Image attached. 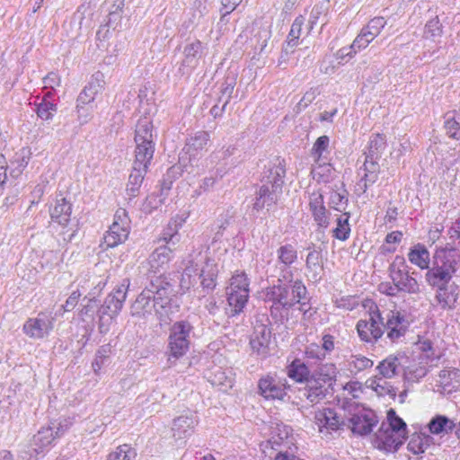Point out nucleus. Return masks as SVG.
Returning <instances> with one entry per match:
<instances>
[{
  "mask_svg": "<svg viewBox=\"0 0 460 460\" xmlns=\"http://www.w3.org/2000/svg\"><path fill=\"white\" fill-rule=\"evenodd\" d=\"M172 285L163 275L152 278L130 305V314L138 320L155 316L161 323H167L172 314Z\"/></svg>",
  "mask_w": 460,
  "mask_h": 460,
  "instance_id": "f257e3e1",
  "label": "nucleus"
},
{
  "mask_svg": "<svg viewBox=\"0 0 460 460\" xmlns=\"http://www.w3.org/2000/svg\"><path fill=\"white\" fill-rule=\"evenodd\" d=\"M287 172L286 160L274 156L264 165L260 176V187L255 192L253 209L266 208L268 211L276 206L283 193Z\"/></svg>",
  "mask_w": 460,
  "mask_h": 460,
  "instance_id": "f03ea898",
  "label": "nucleus"
},
{
  "mask_svg": "<svg viewBox=\"0 0 460 460\" xmlns=\"http://www.w3.org/2000/svg\"><path fill=\"white\" fill-rule=\"evenodd\" d=\"M306 295V287L301 279H296L291 285L283 283L267 288L264 301L271 303L270 315L278 319L282 317L281 310L293 308L301 299H305Z\"/></svg>",
  "mask_w": 460,
  "mask_h": 460,
  "instance_id": "7ed1b4c3",
  "label": "nucleus"
},
{
  "mask_svg": "<svg viewBox=\"0 0 460 460\" xmlns=\"http://www.w3.org/2000/svg\"><path fill=\"white\" fill-rule=\"evenodd\" d=\"M154 126L147 117L140 118L135 128V166L149 167L155 150Z\"/></svg>",
  "mask_w": 460,
  "mask_h": 460,
  "instance_id": "20e7f679",
  "label": "nucleus"
},
{
  "mask_svg": "<svg viewBox=\"0 0 460 460\" xmlns=\"http://www.w3.org/2000/svg\"><path fill=\"white\" fill-rule=\"evenodd\" d=\"M193 325L188 320L174 322L170 329L167 339V361L170 366L184 357L190 348Z\"/></svg>",
  "mask_w": 460,
  "mask_h": 460,
  "instance_id": "39448f33",
  "label": "nucleus"
},
{
  "mask_svg": "<svg viewBox=\"0 0 460 460\" xmlns=\"http://www.w3.org/2000/svg\"><path fill=\"white\" fill-rule=\"evenodd\" d=\"M364 306L368 307V319L359 320L357 323L356 329L362 341L374 344L384 334L382 325H384L385 317L377 305L372 300H367Z\"/></svg>",
  "mask_w": 460,
  "mask_h": 460,
  "instance_id": "423d86ee",
  "label": "nucleus"
},
{
  "mask_svg": "<svg viewBox=\"0 0 460 460\" xmlns=\"http://www.w3.org/2000/svg\"><path fill=\"white\" fill-rule=\"evenodd\" d=\"M271 328L270 322L266 315L256 320L253 332L250 340V346L253 353L265 358L270 353Z\"/></svg>",
  "mask_w": 460,
  "mask_h": 460,
  "instance_id": "0eeeda50",
  "label": "nucleus"
},
{
  "mask_svg": "<svg viewBox=\"0 0 460 460\" xmlns=\"http://www.w3.org/2000/svg\"><path fill=\"white\" fill-rule=\"evenodd\" d=\"M104 75L97 71L94 73L88 84L84 86L77 97L76 109L79 118L84 117V122L87 120L89 108L85 105H90L95 99V96L104 90L105 86Z\"/></svg>",
  "mask_w": 460,
  "mask_h": 460,
  "instance_id": "6e6552de",
  "label": "nucleus"
},
{
  "mask_svg": "<svg viewBox=\"0 0 460 460\" xmlns=\"http://www.w3.org/2000/svg\"><path fill=\"white\" fill-rule=\"evenodd\" d=\"M456 261L449 259L447 255L436 259L433 266L429 268L425 274L427 283L431 287L438 288L448 284L456 270Z\"/></svg>",
  "mask_w": 460,
  "mask_h": 460,
  "instance_id": "1a4fd4ad",
  "label": "nucleus"
},
{
  "mask_svg": "<svg viewBox=\"0 0 460 460\" xmlns=\"http://www.w3.org/2000/svg\"><path fill=\"white\" fill-rule=\"evenodd\" d=\"M54 328V318L46 313H40L35 318H29L22 326L23 332L34 340L43 339Z\"/></svg>",
  "mask_w": 460,
  "mask_h": 460,
  "instance_id": "9d476101",
  "label": "nucleus"
},
{
  "mask_svg": "<svg viewBox=\"0 0 460 460\" xmlns=\"http://www.w3.org/2000/svg\"><path fill=\"white\" fill-rule=\"evenodd\" d=\"M199 423L197 412L191 410L183 411L182 413L172 420V437L178 439H185L191 436L195 427Z\"/></svg>",
  "mask_w": 460,
  "mask_h": 460,
  "instance_id": "9b49d317",
  "label": "nucleus"
},
{
  "mask_svg": "<svg viewBox=\"0 0 460 460\" xmlns=\"http://www.w3.org/2000/svg\"><path fill=\"white\" fill-rule=\"evenodd\" d=\"M130 286V279L126 278L117 286V288L109 294L100 309L108 311L111 314H119L123 307L127 298V294Z\"/></svg>",
  "mask_w": 460,
  "mask_h": 460,
  "instance_id": "f8f14e48",
  "label": "nucleus"
},
{
  "mask_svg": "<svg viewBox=\"0 0 460 460\" xmlns=\"http://www.w3.org/2000/svg\"><path fill=\"white\" fill-rule=\"evenodd\" d=\"M384 317V325H382L383 329H386L388 331L387 337L393 342L404 336L409 327V323L401 312L389 311Z\"/></svg>",
  "mask_w": 460,
  "mask_h": 460,
  "instance_id": "ddd939ff",
  "label": "nucleus"
},
{
  "mask_svg": "<svg viewBox=\"0 0 460 460\" xmlns=\"http://www.w3.org/2000/svg\"><path fill=\"white\" fill-rule=\"evenodd\" d=\"M286 385L276 377L266 376L258 382V393L266 400L283 401L287 395Z\"/></svg>",
  "mask_w": 460,
  "mask_h": 460,
  "instance_id": "4468645a",
  "label": "nucleus"
},
{
  "mask_svg": "<svg viewBox=\"0 0 460 460\" xmlns=\"http://www.w3.org/2000/svg\"><path fill=\"white\" fill-rule=\"evenodd\" d=\"M173 249L169 245H161L156 248L148 258V264L150 266L147 273L149 281L152 278L163 275L161 270L165 269V266L172 257Z\"/></svg>",
  "mask_w": 460,
  "mask_h": 460,
  "instance_id": "2eb2a0df",
  "label": "nucleus"
},
{
  "mask_svg": "<svg viewBox=\"0 0 460 460\" xmlns=\"http://www.w3.org/2000/svg\"><path fill=\"white\" fill-rule=\"evenodd\" d=\"M72 203L62 194L56 196L55 204L49 208V215L53 222L62 227L68 226L71 221Z\"/></svg>",
  "mask_w": 460,
  "mask_h": 460,
  "instance_id": "dca6fc26",
  "label": "nucleus"
},
{
  "mask_svg": "<svg viewBox=\"0 0 460 460\" xmlns=\"http://www.w3.org/2000/svg\"><path fill=\"white\" fill-rule=\"evenodd\" d=\"M310 250V247L307 249L309 252L305 259V269L308 272V278L311 281L317 283L319 282L323 275V258L322 254V249L319 247L318 249L314 248Z\"/></svg>",
  "mask_w": 460,
  "mask_h": 460,
  "instance_id": "f3484780",
  "label": "nucleus"
},
{
  "mask_svg": "<svg viewBox=\"0 0 460 460\" xmlns=\"http://www.w3.org/2000/svg\"><path fill=\"white\" fill-rule=\"evenodd\" d=\"M459 296V287L456 283H448L438 288L435 298L444 310H453L456 307Z\"/></svg>",
  "mask_w": 460,
  "mask_h": 460,
  "instance_id": "a211bd4d",
  "label": "nucleus"
},
{
  "mask_svg": "<svg viewBox=\"0 0 460 460\" xmlns=\"http://www.w3.org/2000/svg\"><path fill=\"white\" fill-rule=\"evenodd\" d=\"M405 438V435L385 429L384 423L376 434V439L379 441L378 447L386 451H397L403 444Z\"/></svg>",
  "mask_w": 460,
  "mask_h": 460,
  "instance_id": "6ab92c4d",
  "label": "nucleus"
},
{
  "mask_svg": "<svg viewBox=\"0 0 460 460\" xmlns=\"http://www.w3.org/2000/svg\"><path fill=\"white\" fill-rule=\"evenodd\" d=\"M349 427L354 434L366 436L372 432L377 420L373 414H354L349 419Z\"/></svg>",
  "mask_w": 460,
  "mask_h": 460,
  "instance_id": "aec40b11",
  "label": "nucleus"
},
{
  "mask_svg": "<svg viewBox=\"0 0 460 460\" xmlns=\"http://www.w3.org/2000/svg\"><path fill=\"white\" fill-rule=\"evenodd\" d=\"M314 419V423L318 426L319 431L321 432L323 428L337 430L342 424L340 420V417L332 408H325L322 411H315Z\"/></svg>",
  "mask_w": 460,
  "mask_h": 460,
  "instance_id": "412c9836",
  "label": "nucleus"
},
{
  "mask_svg": "<svg viewBox=\"0 0 460 460\" xmlns=\"http://www.w3.org/2000/svg\"><path fill=\"white\" fill-rule=\"evenodd\" d=\"M304 22L305 17L303 15H299L294 20L288 36L287 44L283 47L280 58L285 60L288 54L293 52L294 48L298 45Z\"/></svg>",
  "mask_w": 460,
  "mask_h": 460,
  "instance_id": "4be33fe9",
  "label": "nucleus"
},
{
  "mask_svg": "<svg viewBox=\"0 0 460 460\" xmlns=\"http://www.w3.org/2000/svg\"><path fill=\"white\" fill-rule=\"evenodd\" d=\"M218 274L217 265L208 260L205 266L200 270L198 279H200L202 289L207 293L212 292L217 287V278Z\"/></svg>",
  "mask_w": 460,
  "mask_h": 460,
  "instance_id": "5701e85b",
  "label": "nucleus"
},
{
  "mask_svg": "<svg viewBox=\"0 0 460 460\" xmlns=\"http://www.w3.org/2000/svg\"><path fill=\"white\" fill-rule=\"evenodd\" d=\"M148 168L149 167H144L142 165L135 166L133 164L132 170L128 176V181L126 189L127 194L129 197V199L135 198L138 195L139 190L142 186Z\"/></svg>",
  "mask_w": 460,
  "mask_h": 460,
  "instance_id": "b1692460",
  "label": "nucleus"
},
{
  "mask_svg": "<svg viewBox=\"0 0 460 460\" xmlns=\"http://www.w3.org/2000/svg\"><path fill=\"white\" fill-rule=\"evenodd\" d=\"M90 282L93 288L84 297V301H86V304L82 305V308L80 310V314L82 316H93L94 310L98 305L96 296L100 294L105 286V282L101 280L95 283V280L93 279Z\"/></svg>",
  "mask_w": 460,
  "mask_h": 460,
  "instance_id": "393cba45",
  "label": "nucleus"
},
{
  "mask_svg": "<svg viewBox=\"0 0 460 460\" xmlns=\"http://www.w3.org/2000/svg\"><path fill=\"white\" fill-rule=\"evenodd\" d=\"M391 280L396 283L400 292L417 295L420 292V284L415 278L410 275L409 270L390 277Z\"/></svg>",
  "mask_w": 460,
  "mask_h": 460,
  "instance_id": "a878e982",
  "label": "nucleus"
},
{
  "mask_svg": "<svg viewBox=\"0 0 460 460\" xmlns=\"http://www.w3.org/2000/svg\"><path fill=\"white\" fill-rule=\"evenodd\" d=\"M130 226H119L113 222L104 235V242L108 247L113 248L124 243L129 234Z\"/></svg>",
  "mask_w": 460,
  "mask_h": 460,
  "instance_id": "bb28decb",
  "label": "nucleus"
},
{
  "mask_svg": "<svg viewBox=\"0 0 460 460\" xmlns=\"http://www.w3.org/2000/svg\"><path fill=\"white\" fill-rule=\"evenodd\" d=\"M250 294L247 292L226 291V299L229 310L226 312L229 317H234L243 312L249 300Z\"/></svg>",
  "mask_w": 460,
  "mask_h": 460,
  "instance_id": "cd10ccee",
  "label": "nucleus"
},
{
  "mask_svg": "<svg viewBox=\"0 0 460 460\" xmlns=\"http://www.w3.org/2000/svg\"><path fill=\"white\" fill-rule=\"evenodd\" d=\"M379 159H370L369 157L365 158V162L361 169L364 170V175L361 178V181H364L361 190L366 192L368 187L374 184L377 179L380 172V166L378 164Z\"/></svg>",
  "mask_w": 460,
  "mask_h": 460,
  "instance_id": "c85d7f7f",
  "label": "nucleus"
},
{
  "mask_svg": "<svg viewBox=\"0 0 460 460\" xmlns=\"http://www.w3.org/2000/svg\"><path fill=\"white\" fill-rule=\"evenodd\" d=\"M428 429L434 435L449 434L456 429V425L446 415L437 414L429 420Z\"/></svg>",
  "mask_w": 460,
  "mask_h": 460,
  "instance_id": "c756f323",
  "label": "nucleus"
},
{
  "mask_svg": "<svg viewBox=\"0 0 460 460\" xmlns=\"http://www.w3.org/2000/svg\"><path fill=\"white\" fill-rule=\"evenodd\" d=\"M348 195L349 192L345 189V185L343 182H341L340 186L337 184L332 188L330 198H329V205L332 208L342 212L348 207Z\"/></svg>",
  "mask_w": 460,
  "mask_h": 460,
  "instance_id": "7c9ffc66",
  "label": "nucleus"
},
{
  "mask_svg": "<svg viewBox=\"0 0 460 460\" xmlns=\"http://www.w3.org/2000/svg\"><path fill=\"white\" fill-rule=\"evenodd\" d=\"M31 155V153L28 148H22L15 154L13 159L11 160L10 164L6 167V169L10 170L12 177L17 178L22 173L29 164Z\"/></svg>",
  "mask_w": 460,
  "mask_h": 460,
  "instance_id": "2f4dec72",
  "label": "nucleus"
},
{
  "mask_svg": "<svg viewBox=\"0 0 460 460\" xmlns=\"http://www.w3.org/2000/svg\"><path fill=\"white\" fill-rule=\"evenodd\" d=\"M408 258L412 264H415L421 270H428L429 268V252L424 244L417 243L411 248Z\"/></svg>",
  "mask_w": 460,
  "mask_h": 460,
  "instance_id": "473e14b6",
  "label": "nucleus"
},
{
  "mask_svg": "<svg viewBox=\"0 0 460 460\" xmlns=\"http://www.w3.org/2000/svg\"><path fill=\"white\" fill-rule=\"evenodd\" d=\"M400 366V358L396 356L390 355L379 362L376 370L380 375V377L392 378L398 374Z\"/></svg>",
  "mask_w": 460,
  "mask_h": 460,
  "instance_id": "72a5a7b5",
  "label": "nucleus"
},
{
  "mask_svg": "<svg viewBox=\"0 0 460 460\" xmlns=\"http://www.w3.org/2000/svg\"><path fill=\"white\" fill-rule=\"evenodd\" d=\"M385 147V137L381 134H375L370 137L367 151H365L364 155L370 159H380Z\"/></svg>",
  "mask_w": 460,
  "mask_h": 460,
  "instance_id": "f704fd0d",
  "label": "nucleus"
},
{
  "mask_svg": "<svg viewBox=\"0 0 460 460\" xmlns=\"http://www.w3.org/2000/svg\"><path fill=\"white\" fill-rule=\"evenodd\" d=\"M277 263L287 266H292L298 258L296 247L292 243H285L280 245L277 251Z\"/></svg>",
  "mask_w": 460,
  "mask_h": 460,
  "instance_id": "c9c22d12",
  "label": "nucleus"
},
{
  "mask_svg": "<svg viewBox=\"0 0 460 460\" xmlns=\"http://www.w3.org/2000/svg\"><path fill=\"white\" fill-rule=\"evenodd\" d=\"M288 376L297 383H305L310 376V370L300 359H295L288 367Z\"/></svg>",
  "mask_w": 460,
  "mask_h": 460,
  "instance_id": "e433bc0d",
  "label": "nucleus"
},
{
  "mask_svg": "<svg viewBox=\"0 0 460 460\" xmlns=\"http://www.w3.org/2000/svg\"><path fill=\"white\" fill-rule=\"evenodd\" d=\"M184 60L183 65L194 68L197 66L199 58L201 57L202 45L199 40H195L187 44L184 48Z\"/></svg>",
  "mask_w": 460,
  "mask_h": 460,
  "instance_id": "4c0bfd02",
  "label": "nucleus"
},
{
  "mask_svg": "<svg viewBox=\"0 0 460 460\" xmlns=\"http://www.w3.org/2000/svg\"><path fill=\"white\" fill-rule=\"evenodd\" d=\"M56 438L54 434V427H43L36 435L33 437V443L39 448H35L37 453L42 451V449L49 446Z\"/></svg>",
  "mask_w": 460,
  "mask_h": 460,
  "instance_id": "58836bf2",
  "label": "nucleus"
},
{
  "mask_svg": "<svg viewBox=\"0 0 460 460\" xmlns=\"http://www.w3.org/2000/svg\"><path fill=\"white\" fill-rule=\"evenodd\" d=\"M447 135L453 139H460V111L448 112L445 119Z\"/></svg>",
  "mask_w": 460,
  "mask_h": 460,
  "instance_id": "ea45409f",
  "label": "nucleus"
},
{
  "mask_svg": "<svg viewBox=\"0 0 460 460\" xmlns=\"http://www.w3.org/2000/svg\"><path fill=\"white\" fill-rule=\"evenodd\" d=\"M249 286H250V281H249V279H248L247 275L245 274V272H243V271L236 272L230 279V284L226 288V291H233L235 293L236 292H240V293L247 292L248 294H250Z\"/></svg>",
  "mask_w": 460,
  "mask_h": 460,
  "instance_id": "a19ab883",
  "label": "nucleus"
},
{
  "mask_svg": "<svg viewBox=\"0 0 460 460\" xmlns=\"http://www.w3.org/2000/svg\"><path fill=\"white\" fill-rule=\"evenodd\" d=\"M349 217L350 214L345 212L337 218V226L332 231L333 237L341 241L349 239L350 234Z\"/></svg>",
  "mask_w": 460,
  "mask_h": 460,
  "instance_id": "79ce46f5",
  "label": "nucleus"
},
{
  "mask_svg": "<svg viewBox=\"0 0 460 460\" xmlns=\"http://www.w3.org/2000/svg\"><path fill=\"white\" fill-rule=\"evenodd\" d=\"M90 281L91 279L79 280L78 288L70 294L65 305L61 306V310H63V312H70L76 306L80 297L83 295L82 291L79 288H82L85 291L88 288H90Z\"/></svg>",
  "mask_w": 460,
  "mask_h": 460,
  "instance_id": "37998d69",
  "label": "nucleus"
},
{
  "mask_svg": "<svg viewBox=\"0 0 460 460\" xmlns=\"http://www.w3.org/2000/svg\"><path fill=\"white\" fill-rule=\"evenodd\" d=\"M332 167L325 160L315 163L312 170L313 178L318 182H328L332 179Z\"/></svg>",
  "mask_w": 460,
  "mask_h": 460,
  "instance_id": "c03bdc74",
  "label": "nucleus"
},
{
  "mask_svg": "<svg viewBox=\"0 0 460 460\" xmlns=\"http://www.w3.org/2000/svg\"><path fill=\"white\" fill-rule=\"evenodd\" d=\"M137 451L130 445L123 444L119 446L115 451L110 453L106 460H135Z\"/></svg>",
  "mask_w": 460,
  "mask_h": 460,
  "instance_id": "a18cd8bd",
  "label": "nucleus"
},
{
  "mask_svg": "<svg viewBox=\"0 0 460 460\" xmlns=\"http://www.w3.org/2000/svg\"><path fill=\"white\" fill-rule=\"evenodd\" d=\"M236 212L233 208H228L224 213L219 215L217 224V235H222L223 232L235 223Z\"/></svg>",
  "mask_w": 460,
  "mask_h": 460,
  "instance_id": "49530a36",
  "label": "nucleus"
},
{
  "mask_svg": "<svg viewBox=\"0 0 460 460\" xmlns=\"http://www.w3.org/2000/svg\"><path fill=\"white\" fill-rule=\"evenodd\" d=\"M429 436L413 434L408 443V450L414 455L424 453L429 447Z\"/></svg>",
  "mask_w": 460,
  "mask_h": 460,
  "instance_id": "de8ad7c7",
  "label": "nucleus"
},
{
  "mask_svg": "<svg viewBox=\"0 0 460 460\" xmlns=\"http://www.w3.org/2000/svg\"><path fill=\"white\" fill-rule=\"evenodd\" d=\"M209 134L207 131L197 132L186 144L187 153L202 150L207 146Z\"/></svg>",
  "mask_w": 460,
  "mask_h": 460,
  "instance_id": "09e8293b",
  "label": "nucleus"
},
{
  "mask_svg": "<svg viewBox=\"0 0 460 460\" xmlns=\"http://www.w3.org/2000/svg\"><path fill=\"white\" fill-rule=\"evenodd\" d=\"M348 365L351 372H360L373 367L374 362L362 355H351L348 359Z\"/></svg>",
  "mask_w": 460,
  "mask_h": 460,
  "instance_id": "8fccbe9b",
  "label": "nucleus"
},
{
  "mask_svg": "<svg viewBox=\"0 0 460 460\" xmlns=\"http://www.w3.org/2000/svg\"><path fill=\"white\" fill-rule=\"evenodd\" d=\"M442 25L438 17L429 20L424 29V38L434 42L438 41L442 36Z\"/></svg>",
  "mask_w": 460,
  "mask_h": 460,
  "instance_id": "3c124183",
  "label": "nucleus"
},
{
  "mask_svg": "<svg viewBox=\"0 0 460 460\" xmlns=\"http://www.w3.org/2000/svg\"><path fill=\"white\" fill-rule=\"evenodd\" d=\"M314 373L317 376L318 380H322L326 385H331L336 378L337 367L332 363L323 364Z\"/></svg>",
  "mask_w": 460,
  "mask_h": 460,
  "instance_id": "603ef678",
  "label": "nucleus"
},
{
  "mask_svg": "<svg viewBox=\"0 0 460 460\" xmlns=\"http://www.w3.org/2000/svg\"><path fill=\"white\" fill-rule=\"evenodd\" d=\"M388 425L386 429L395 431L402 435L407 434V425L402 418L396 415L394 410L390 409L387 412Z\"/></svg>",
  "mask_w": 460,
  "mask_h": 460,
  "instance_id": "864d4df0",
  "label": "nucleus"
},
{
  "mask_svg": "<svg viewBox=\"0 0 460 460\" xmlns=\"http://www.w3.org/2000/svg\"><path fill=\"white\" fill-rule=\"evenodd\" d=\"M440 385L447 389V387L453 386V383H460V369H443L438 375Z\"/></svg>",
  "mask_w": 460,
  "mask_h": 460,
  "instance_id": "5fc2aeb1",
  "label": "nucleus"
},
{
  "mask_svg": "<svg viewBox=\"0 0 460 460\" xmlns=\"http://www.w3.org/2000/svg\"><path fill=\"white\" fill-rule=\"evenodd\" d=\"M330 143L328 136L319 137L314 144L312 155L314 156V163H320L325 160L324 153L327 151Z\"/></svg>",
  "mask_w": 460,
  "mask_h": 460,
  "instance_id": "6e6d98bb",
  "label": "nucleus"
},
{
  "mask_svg": "<svg viewBox=\"0 0 460 460\" xmlns=\"http://www.w3.org/2000/svg\"><path fill=\"white\" fill-rule=\"evenodd\" d=\"M235 86V78L234 76H226L224 82L220 86V93L221 95L218 98V102H224V106H226L231 98L232 93L234 92V88Z\"/></svg>",
  "mask_w": 460,
  "mask_h": 460,
  "instance_id": "4d7b16f0",
  "label": "nucleus"
},
{
  "mask_svg": "<svg viewBox=\"0 0 460 460\" xmlns=\"http://www.w3.org/2000/svg\"><path fill=\"white\" fill-rule=\"evenodd\" d=\"M57 105L47 99H43L37 105V115L41 119L49 120L53 118L54 114L57 112Z\"/></svg>",
  "mask_w": 460,
  "mask_h": 460,
  "instance_id": "13d9d810",
  "label": "nucleus"
},
{
  "mask_svg": "<svg viewBox=\"0 0 460 460\" xmlns=\"http://www.w3.org/2000/svg\"><path fill=\"white\" fill-rule=\"evenodd\" d=\"M117 314H109L108 311H104L102 309L98 310V330L100 333L106 334L111 328V325L113 323L114 318Z\"/></svg>",
  "mask_w": 460,
  "mask_h": 460,
  "instance_id": "bf43d9fd",
  "label": "nucleus"
},
{
  "mask_svg": "<svg viewBox=\"0 0 460 460\" xmlns=\"http://www.w3.org/2000/svg\"><path fill=\"white\" fill-rule=\"evenodd\" d=\"M318 226L326 228L330 224V212L325 206L310 210Z\"/></svg>",
  "mask_w": 460,
  "mask_h": 460,
  "instance_id": "052dcab7",
  "label": "nucleus"
},
{
  "mask_svg": "<svg viewBox=\"0 0 460 460\" xmlns=\"http://www.w3.org/2000/svg\"><path fill=\"white\" fill-rule=\"evenodd\" d=\"M375 38L368 33V31H365L363 28L360 33L354 40L350 45V49H354V53H357L361 49H365Z\"/></svg>",
  "mask_w": 460,
  "mask_h": 460,
  "instance_id": "680f3d73",
  "label": "nucleus"
},
{
  "mask_svg": "<svg viewBox=\"0 0 460 460\" xmlns=\"http://www.w3.org/2000/svg\"><path fill=\"white\" fill-rule=\"evenodd\" d=\"M276 269L278 270V284H293L294 273L291 266L277 263Z\"/></svg>",
  "mask_w": 460,
  "mask_h": 460,
  "instance_id": "e2e57ef3",
  "label": "nucleus"
},
{
  "mask_svg": "<svg viewBox=\"0 0 460 460\" xmlns=\"http://www.w3.org/2000/svg\"><path fill=\"white\" fill-rule=\"evenodd\" d=\"M305 354L307 358L320 362L327 358L324 352L322 349L321 345L314 342L310 343L305 347Z\"/></svg>",
  "mask_w": 460,
  "mask_h": 460,
  "instance_id": "0e129e2a",
  "label": "nucleus"
},
{
  "mask_svg": "<svg viewBox=\"0 0 460 460\" xmlns=\"http://www.w3.org/2000/svg\"><path fill=\"white\" fill-rule=\"evenodd\" d=\"M384 377H380L376 376L374 378L369 379L370 386L378 394H389V395H395L394 389L390 386V388H385V385H387L386 381L383 380Z\"/></svg>",
  "mask_w": 460,
  "mask_h": 460,
  "instance_id": "69168bd1",
  "label": "nucleus"
},
{
  "mask_svg": "<svg viewBox=\"0 0 460 460\" xmlns=\"http://www.w3.org/2000/svg\"><path fill=\"white\" fill-rule=\"evenodd\" d=\"M403 271H408V265L403 256L396 255L388 267L389 278Z\"/></svg>",
  "mask_w": 460,
  "mask_h": 460,
  "instance_id": "338daca9",
  "label": "nucleus"
},
{
  "mask_svg": "<svg viewBox=\"0 0 460 460\" xmlns=\"http://www.w3.org/2000/svg\"><path fill=\"white\" fill-rule=\"evenodd\" d=\"M386 21L384 17H375L369 21L367 26H365V31H368V33L376 38L385 26Z\"/></svg>",
  "mask_w": 460,
  "mask_h": 460,
  "instance_id": "774afa93",
  "label": "nucleus"
}]
</instances>
